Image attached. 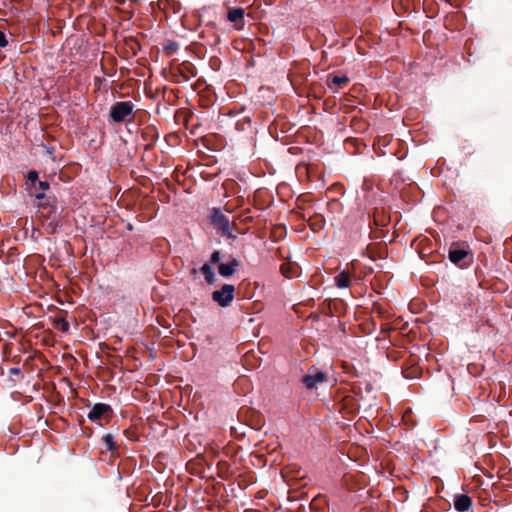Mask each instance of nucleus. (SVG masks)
<instances>
[{
    "mask_svg": "<svg viewBox=\"0 0 512 512\" xmlns=\"http://www.w3.org/2000/svg\"><path fill=\"white\" fill-rule=\"evenodd\" d=\"M133 112V104L128 101L117 102L110 110V117L114 122L120 123Z\"/></svg>",
    "mask_w": 512,
    "mask_h": 512,
    "instance_id": "obj_2",
    "label": "nucleus"
},
{
    "mask_svg": "<svg viewBox=\"0 0 512 512\" xmlns=\"http://www.w3.org/2000/svg\"><path fill=\"white\" fill-rule=\"evenodd\" d=\"M55 328L62 332H67L69 329V323L64 318H57L55 320Z\"/></svg>",
    "mask_w": 512,
    "mask_h": 512,
    "instance_id": "obj_14",
    "label": "nucleus"
},
{
    "mask_svg": "<svg viewBox=\"0 0 512 512\" xmlns=\"http://www.w3.org/2000/svg\"><path fill=\"white\" fill-rule=\"evenodd\" d=\"M200 270H201L202 274L204 275V278L208 284H213L215 282V280H216L215 274H214L212 267L209 263H205L201 267Z\"/></svg>",
    "mask_w": 512,
    "mask_h": 512,
    "instance_id": "obj_12",
    "label": "nucleus"
},
{
    "mask_svg": "<svg viewBox=\"0 0 512 512\" xmlns=\"http://www.w3.org/2000/svg\"><path fill=\"white\" fill-rule=\"evenodd\" d=\"M353 277H354L353 273L348 270H343V271L339 272L334 277V282H335L336 287L339 289L349 288L352 284Z\"/></svg>",
    "mask_w": 512,
    "mask_h": 512,
    "instance_id": "obj_7",
    "label": "nucleus"
},
{
    "mask_svg": "<svg viewBox=\"0 0 512 512\" xmlns=\"http://www.w3.org/2000/svg\"><path fill=\"white\" fill-rule=\"evenodd\" d=\"M468 251L464 249H455L449 251V260L458 265L460 262L467 257Z\"/></svg>",
    "mask_w": 512,
    "mask_h": 512,
    "instance_id": "obj_11",
    "label": "nucleus"
},
{
    "mask_svg": "<svg viewBox=\"0 0 512 512\" xmlns=\"http://www.w3.org/2000/svg\"><path fill=\"white\" fill-rule=\"evenodd\" d=\"M472 504V500L468 495L461 494L455 497L454 508L459 512L467 511Z\"/></svg>",
    "mask_w": 512,
    "mask_h": 512,
    "instance_id": "obj_10",
    "label": "nucleus"
},
{
    "mask_svg": "<svg viewBox=\"0 0 512 512\" xmlns=\"http://www.w3.org/2000/svg\"><path fill=\"white\" fill-rule=\"evenodd\" d=\"M102 441L105 444L107 450L114 451L116 449L114 437L111 434L108 433V434L103 435Z\"/></svg>",
    "mask_w": 512,
    "mask_h": 512,
    "instance_id": "obj_13",
    "label": "nucleus"
},
{
    "mask_svg": "<svg viewBox=\"0 0 512 512\" xmlns=\"http://www.w3.org/2000/svg\"><path fill=\"white\" fill-rule=\"evenodd\" d=\"M327 381V375L324 372L316 371L314 374H307L303 377V383L307 388H316L318 384Z\"/></svg>",
    "mask_w": 512,
    "mask_h": 512,
    "instance_id": "obj_5",
    "label": "nucleus"
},
{
    "mask_svg": "<svg viewBox=\"0 0 512 512\" xmlns=\"http://www.w3.org/2000/svg\"><path fill=\"white\" fill-rule=\"evenodd\" d=\"M235 286L224 284L221 289L212 292V299L221 307H228L234 299Z\"/></svg>",
    "mask_w": 512,
    "mask_h": 512,
    "instance_id": "obj_1",
    "label": "nucleus"
},
{
    "mask_svg": "<svg viewBox=\"0 0 512 512\" xmlns=\"http://www.w3.org/2000/svg\"><path fill=\"white\" fill-rule=\"evenodd\" d=\"M7 44L6 34H0V47H5Z\"/></svg>",
    "mask_w": 512,
    "mask_h": 512,
    "instance_id": "obj_18",
    "label": "nucleus"
},
{
    "mask_svg": "<svg viewBox=\"0 0 512 512\" xmlns=\"http://www.w3.org/2000/svg\"><path fill=\"white\" fill-rule=\"evenodd\" d=\"M240 266L239 260L233 258L231 261L227 263H221L218 266V272L223 277H229L232 276L236 269Z\"/></svg>",
    "mask_w": 512,
    "mask_h": 512,
    "instance_id": "obj_9",
    "label": "nucleus"
},
{
    "mask_svg": "<svg viewBox=\"0 0 512 512\" xmlns=\"http://www.w3.org/2000/svg\"><path fill=\"white\" fill-rule=\"evenodd\" d=\"M9 373L11 375H20L21 374V370L19 368L14 367V368H11L9 370Z\"/></svg>",
    "mask_w": 512,
    "mask_h": 512,
    "instance_id": "obj_21",
    "label": "nucleus"
},
{
    "mask_svg": "<svg viewBox=\"0 0 512 512\" xmlns=\"http://www.w3.org/2000/svg\"><path fill=\"white\" fill-rule=\"evenodd\" d=\"M111 411V407L105 403H97L88 413V419L91 421L100 420L106 413Z\"/></svg>",
    "mask_w": 512,
    "mask_h": 512,
    "instance_id": "obj_8",
    "label": "nucleus"
},
{
    "mask_svg": "<svg viewBox=\"0 0 512 512\" xmlns=\"http://www.w3.org/2000/svg\"><path fill=\"white\" fill-rule=\"evenodd\" d=\"M220 259H221V253L219 251H214L210 257V263L217 264L220 261Z\"/></svg>",
    "mask_w": 512,
    "mask_h": 512,
    "instance_id": "obj_15",
    "label": "nucleus"
},
{
    "mask_svg": "<svg viewBox=\"0 0 512 512\" xmlns=\"http://www.w3.org/2000/svg\"><path fill=\"white\" fill-rule=\"evenodd\" d=\"M39 187L42 190H47L49 188V183L47 181H41L39 182Z\"/></svg>",
    "mask_w": 512,
    "mask_h": 512,
    "instance_id": "obj_20",
    "label": "nucleus"
},
{
    "mask_svg": "<svg viewBox=\"0 0 512 512\" xmlns=\"http://www.w3.org/2000/svg\"><path fill=\"white\" fill-rule=\"evenodd\" d=\"M211 221L228 237H232L230 221L219 209H213Z\"/></svg>",
    "mask_w": 512,
    "mask_h": 512,
    "instance_id": "obj_3",
    "label": "nucleus"
},
{
    "mask_svg": "<svg viewBox=\"0 0 512 512\" xmlns=\"http://www.w3.org/2000/svg\"><path fill=\"white\" fill-rule=\"evenodd\" d=\"M281 271H282L283 275H285L286 277H290V275L288 274L289 267L286 264H283L281 266Z\"/></svg>",
    "mask_w": 512,
    "mask_h": 512,
    "instance_id": "obj_19",
    "label": "nucleus"
},
{
    "mask_svg": "<svg viewBox=\"0 0 512 512\" xmlns=\"http://www.w3.org/2000/svg\"><path fill=\"white\" fill-rule=\"evenodd\" d=\"M165 49L170 52H176L178 49V45L176 43H170L165 47Z\"/></svg>",
    "mask_w": 512,
    "mask_h": 512,
    "instance_id": "obj_17",
    "label": "nucleus"
},
{
    "mask_svg": "<svg viewBox=\"0 0 512 512\" xmlns=\"http://www.w3.org/2000/svg\"><path fill=\"white\" fill-rule=\"evenodd\" d=\"M227 19L233 24L234 29H244L245 10L243 8H231L228 10Z\"/></svg>",
    "mask_w": 512,
    "mask_h": 512,
    "instance_id": "obj_4",
    "label": "nucleus"
},
{
    "mask_svg": "<svg viewBox=\"0 0 512 512\" xmlns=\"http://www.w3.org/2000/svg\"><path fill=\"white\" fill-rule=\"evenodd\" d=\"M28 179L31 181V182H35L37 179H38V173L36 171H30L28 173Z\"/></svg>",
    "mask_w": 512,
    "mask_h": 512,
    "instance_id": "obj_16",
    "label": "nucleus"
},
{
    "mask_svg": "<svg viewBox=\"0 0 512 512\" xmlns=\"http://www.w3.org/2000/svg\"><path fill=\"white\" fill-rule=\"evenodd\" d=\"M349 82L346 75H329L327 77V85L333 92H338L339 89L344 88Z\"/></svg>",
    "mask_w": 512,
    "mask_h": 512,
    "instance_id": "obj_6",
    "label": "nucleus"
}]
</instances>
